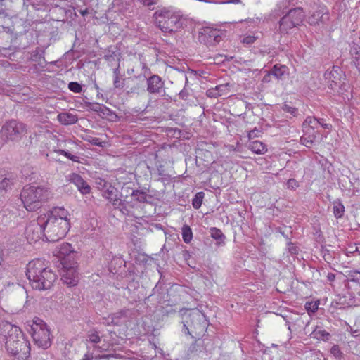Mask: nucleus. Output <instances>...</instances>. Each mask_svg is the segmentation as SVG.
<instances>
[{
    "instance_id": "1",
    "label": "nucleus",
    "mask_w": 360,
    "mask_h": 360,
    "mask_svg": "<svg viewBox=\"0 0 360 360\" xmlns=\"http://www.w3.org/2000/svg\"><path fill=\"white\" fill-rule=\"evenodd\" d=\"M0 335L3 337L5 348L10 355L18 360H25L29 357L30 343L19 327L6 321H1Z\"/></svg>"
},
{
    "instance_id": "2",
    "label": "nucleus",
    "mask_w": 360,
    "mask_h": 360,
    "mask_svg": "<svg viewBox=\"0 0 360 360\" xmlns=\"http://www.w3.org/2000/svg\"><path fill=\"white\" fill-rule=\"evenodd\" d=\"M45 226V238L49 242H56L65 236L70 227V214L63 207H54L51 211L42 214Z\"/></svg>"
},
{
    "instance_id": "3",
    "label": "nucleus",
    "mask_w": 360,
    "mask_h": 360,
    "mask_svg": "<svg viewBox=\"0 0 360 360\" xmlns=\"http://www.w3.org/2000/svg\"><path fill=\"white\" fill-rule=\"evenodd\" d=\"M26 276L32 288L39 290L50 289L56 279V275L46 268L41 259H35L27 264Z\"/></svg>"
},
{
    "instance_id": "4",
    "label": "nucleus",
    "mask_w": 360,
    "mask_h": 360,
    "mask_svg": "<svg viewBox=\"0 0 360 360\" xmlns=\"http://www.w3.org/2000/svg\"><path fill=\"white\" fill-rule=\"evenodd\" d=\"M50 196V191L45 187L26 185L20 193V199L25 208L34 212L41 207Z\"/></svg>"
},
{
    "instance_id": "5",
    "label": "nucleus",
    "mask_w": 360,
    "mask_h": 360,
    "mask_svg": "<svg viewBox=\"0 0 360 360\" xmlns=\"http://www.w3.org/2000/svg\"><path fill=\"white\" fill-rule=\"evenodd\" d=\"M155 24L164 32H174L182 25L183 15L180 11L173 8H163L153 15Z\"/></svg>"
},
{
    "instance_id": "6",
    "label": "nucleus",
    "mask_w": 360,
    "mask_h": 360,
    "mask_svg": "<svg viewBox=\"0 0 360 360\" xmlns=\"http://www.w3.org/2000/svg\"><path fill=\"white\" fill-rule=\"evenodd\" d=\"M26 134V125L16 120L6 121L0 129V138L5 142L19 141Z\"/></svg>"
},
{
    "instance_id": "7",
    "label": "nucleus",
    "mask_w": 360,
    "mask_h": 360,
    "mask_svg": "<svg viewBox=\"0 0 360 360\" xmlns=\"http://www.w3.org/2000/svg\"><path fill=\"white\" fill-rule=\"evenodd\" d=\"M188 319L184 322V332L189 334L193 338L195 335H200L207 326V321L204 314L198 310H193L188 314Z\"/></svg>"
},
{
    "instance_id": "8",
    "label": "nucleus",
    "mask_w": 360,
    "mask_h": 360,
    "mask_svg": "<svg viewBox=\"0 0 360 360\" xmlns=\"http://www.w3.org/2000/svg\"><path fill=\"white\" fill-rule=\"evenodd\" d=\"M304 18L301 8L290 10L280 20L279 30L282 33H288L290 30L300 25Z\"/></svg>"
},
{
    "instance_id": "9",
    "label": "nucleus",
    "mask_w": 360,
    "mask_h": 360,
    "mask_svg": "<svg viewBox=\"0 0 360 360\" xmlns=\"http://www.w3.org/2000/svg\"><path fill=\"white\" fill-rule=\"evenodd\" d=\"M41 221H44L42 214L38 217L36 221H31L26 227L25 235L30 243L37 242L42 237H45V226L44 224H41Z\"/></svg>"
},
{
    "instance_id": "10",
    "label": "nucleus",
    "mask_w": 360,
    "mask_h": 360,
    "mask_svg": "<svg viewBox=\"0 0 360 360\" xmlns=\"http://www.w3.org/2000/svg\"><path fill=\"white\" fill-rule=\"evenodd\" d=\"M32 338L34 343L44 349H47L51 345L50 332L45 323L41 325L36 323L32 327Z\"/></svg>"
},
{
    "instance_id": "11",
    "label": "nucleus",
    "mask_w": 360,
    "mask_h": 360,
    "mask_svg": "<svg viewBox=\"0 0 360 360\" xmlns=\"http://www.w3.org/2000/svg\"><path fill=\"white\" fill-rule=\"evenodd\" d=\"M324 78L327 81L328 87L332 90L341 89L345 83L342 81L343 77L342 71L338 66H333L330 70L324 73Z\"/></svg>"
},
{
    "instance_id": "12",
    "label": "nucleus",
    "mask_w": 360,
    "mask_h": 360,
    "mask_svg": "<svg viewBox=\"0 0 360 360\" xmlns=\"http://www.w3.org/2000/svg\"><path fill=\"white\" fill-rule=\"evenodd\" d=\"M63 269L61 272V279L65 283L69 285H77L79 277L77 271V266L75 262H68L66 260L63 264Z\"/></svg>"
},
{
    "instance_id": "13",
    "label": "nucleus",
    "mask_w": 360,
    "mask_h": 360,
    "mask_svg": "<svg viewBox=\"0 0 360 360\" xmlns=\"http://www.w3.org/2000/svg\"><path fill=\"white\" fill-rule=\"evenodd\" d=\"M86 340L90 343L96 344V345L94 348L98 349L100 352L108 351L112 345L111 342L104 338V335L101 336L95 329L90 330L88 332Z\"/></svg>"
},
{
    "instance_id": "14",
    "label": "nucleus",
    "mask_w": 360,
    "mask_h": 360,
    "mask_svg": "<svg viewBox=\"0 0 360 360\" xmlns=\"http://www.w3.org/2000/svg\"><path fill=\"white\" fill-rule=\"evenodd\" d=\"M147 91L151 94L164 96L165 94V87L161 77L157 75H153L148 78Z\"/></svg>"
},
{
    "instance_id": "15",
    "label": "nucleus",
    "mask_w": 360,
    "mask_h": 360,
    "mask_svg": "<svg viewBox=\"0 0 360 360\" xmlns=\"http://www.w3.org/2000/svg\"><path fill=\"white\" fill-rule=\"evenodd\" d=\"M221 39L219 31L210 28L204 30L198 37L199 41L207 46L216 45L221 41Z\"/></svg>"
},
{
    "instance_id": "16",
    "label": "nucleus",
    "mask_w": 360,
    "mask_h": 360,
    "mask_svg": "<svg viewBox=\"0 0 360 360\" xmlns=\"http://www.w3.org/2000/svg\"><path fill=\"white\" fill-rule=\"evenodd\" d=\"M132 312L130 309H124L111 314L105 319L108 324L119 326L129 321Z\"/></svg>"
},
{
    "instance_id": "17",
    "label": "nucleus",
    "mask_w": 360,
    "mask_h": 360,
    "mask_svg": "<svg viewBox=\"0 0 360 360\" xmlns=\"http://www.w3.org/2000/svg\"><path fill=\"white\" fill-rule=\"evenodd\" d=\"M143 89V84L138 77H131L124 79L123 90L127 94H139Z\"/></svg>"
},
{
    "instance_id": "18",
    "label": "nucleus",
    "mask_w": 360,
    "mask_h": 360,
    "mask_svg": "<svg viewBox=\"0 0 360 360\" xmlns=\"http://www.w3.org/2000/svg\"><path fill=\"white\" fill-rule=\"evenodd\" d=\"M57 253L58 254V257H60L63 261L62 264H63L65 260L68 262H75L73 249L71 245L69 243H66L60 245V248H58Z\"/></svg>"
},
{
    "instance_id": "19",
    "label": "nucleus",
    "mask_w": 360,
    "mask_h": 360,
    "mask_svg": "<svg viewBox=\"0 0 360 360\" xmlns=\"http://www.w3.org/2000/svg\"><path fill=\"white\" fill-rule=\"evenodd\" d=\"M103 195L108 200H109L114 207L121 205V200H122L121 198L122 195L120 194L118 190L116 188L112 186H109V187L107 188V189L104 191Z\"/></svg>"
},
{
    "instance_id": "20",
    "label": "nucleus",
    "mask_w": 360,
    "mask_h": 360,
    "mask_svg": "<svg viewBox=\"0 0 360 360\" xmlns=\"http://www.w3.org/2000/svg\"><path fill=\"white\" fill-rule=\"evenodd\" d=\"M229 87L230 84L229 83L217 85L214 88L209 89L206 94L210 98H218L222 96H226L230 92Z\"/></svg>"
},
{
    "instance_id": "21",
    "label": "nucleus",
    "mask_w": 360,
    "mask_h": 360,
    "mask_svg": "<svg viewBox=\"0 0 360 360\" xmlns=\"http://www.w3.org/2000/svg\"><path fill=\"white\" fill-rule=\"evenodd\" d=\"M70 181L77 187L82 194H87L90 193L91 187L80 175L75 173L72 174L70 176Z\"/></svg>"
},
{
    "instance_id": "22",
    "label": "nucleus",
    "mask_w": 360,
    "mask_h": 360,
    "mask_svg": "<svg viewBox=\"0 0 360 360\" xmlns=\"http://www.w3.org/2000/svg\"><path fill=\"white\" fill-rule=\"evenodd\" d=\"M303 135L300 138V143L307 148H311L316 143V135L319 131H312L310 128L303 129Z\"/></svg>"
},
{
    "instance_id": "23",
    "label": "nucleus",
    "mask_w": 360,
    "mask_h": 360,
    "mask_svg": "<svg viewBox=\"0 0 360 360\" xmlns=\"http://www.w3.org/2000/svg\"><path fill=\"white\" fill-rule=\"evenodd\" d=\"M57 119L58 122L63 125L73 124L78 120V117L76 114L68 112L59 113L57 116Z\"/></svg>"
},
{
    "instance_id": "24",
    "label": "nucleus",
    "mask_w": 360,
    "mask_h": 360,
    "mask_svg": "<svg viewBox=\"0 0 360 360\" xmlns=\"http://www.w3.org/2000/svg\"><path fill=\"white\" fill-rule=\"evenodd\" d=\"M248 147L250 150L256 154H264L267 150L265 144L259 141H250Z\"/></svg>"
},
{
    "instance_id": "25",
    "label": "nucleus",
    "mask_w": 360,
    "mask_h": 360,
    "mask_svg": "<svg viewBox=\"0 0 360 360\" xmlns=\"http://www.w3.org/2000/svg\"><path fill=\"white\" fill-rule=\"evenodd\" d=\"M327 19V13H326L324 16V14L321 11H316L309 18V22L310 25H316L319 24V21L323 22L325 20Z\"/></svg>"
},
{
    "instance_id": "26",
    "label": "nucleus",
    "mask_w": 360,
    "mask_h": 360,
    "mask_svg": "<svg viewBox=\"0 0 360 360\" xmlns=\"http://www.w3.org/2000/svg\"><path fill=\"white\" fill-rule=\"evenodd\" d=\"M319 127V121L318 119L315 117L309 116L307 117L303 124L302 127L303 129H306L307 128H310L311 131H315L314 130L316 129Z\"/></svg>"
},
{
    "instance_id": "27",
    "label": "nucleus",
    "mask_w": 360,
    "mask_h": 360,
    "mask_svg": "<svg viewBox=\"0 0 360 360\" xmlns=\"http://www.w3.org/2000/svg\"><path fill=\"white\" fill-rule=\"evenodd\" d=\"M15 183V179L0 175V189L6 190Z\"/></svg>"
},
{
    "instance_id": "28",
    "label": "nucleus",
    "mask_w": 360,
    "mask_h": 360,
    "mask_svg": "<svg viewBox=\"0 0 360 360\" xmlns=\"http://www.w3.org/2000/svg\"><path fill=\"white\" fill-rule=\"evenodd\" d=\"M333 209V214L336 218H340L343 216L345 207L340 202H334Z\"/></svg>"
},
{
    "instance_id": "29",
    "label": "nucleus",
    "mask_w": 360,
    "mask_h": 360,
    "mask_svg": "<svg viewBox=\"0 0 360 360\" xmlns=\"http://www.w3.org/2000/svg\"><path fill=\"white\" fill-rule=\"evenodd\" d=\"M182 237L186 243H189L193 238L191 229L188 225H184L182 227Z\"/></svg>"
},
{
    "instance_id": "30",
    "label": "nucleus",
    "mask_w": 360,
    "mask_h": 360,
    "mask_svg": "<svg viewBox=\"0 0 360 360\" xmlns=\"http://www.w3.org/2000/svg\"><path fill=\"white\" fill-rule=\"evenodd\" d=\"M286 70V67L285 65L278 66L277 65H274L272 70L271 75H273L277 79H281L284 75Z\"/></svg>"
},
{
    "instance_id": "31",
    "label": "nucleus",
    "mask_w": 360,
    "mask_h": 360,
    "mask_svg": "<svg viewBox=\"0 0 360 360\" xmlns=\"http://www.w3.org/2000/svg\"><path fill=\"white\" fill-rule=\"evenodd\" d=\"M134 199L140 202H144L146 201V193L144 191L139 190H133L131 194Z\"/></svg>"
},
{
    "instance_id": "32",
    "label": "nucleus",
    "mask_w": 360,
    "mask_h": 360,
    "mask_svg": "<svg viewBox=\"0 0 360 360\" xmlns=\"http://www.w3.org/2000/svg\"><path fill=\"white\" fill-rule=\"evenodd\" d=\"M121 205H119V206H115L114 207L116 208V209H118L120 210L122 214H126V215H129V207H133L131 205H129V202H127L126 200V198L124 199H122L121 200Z\"/></svg>"
},
{
    "instance_id": "33",
    "label": "nucleus",
    "mask_w": 360,
    "mask_h": 360,
    "mask_svg": "<svg viewBox=\"0 0 360 360\" xmlns=\"http://www.w3.org/2000/svg\"><path fill=\"white\" fill-rule=\"evenodd\" d=\"M203 198H204L203 192H198L195 194V195L192 201V205L195 209H199L201 207Z\"/></svg>"
},
{
    "instance_id": "34",
    "label": "nucleus",
    "mask_w": 360,
    "mask_h": 360,
    "mask_svg": "<svg viewBox=\"0 0 360 360\" xmlns=\"http://www.w3.org/2000/svg\"><path fill=\"white\" fill-rule=\"evenodd\" d=\"M210 234L214 239L219 240L220 242L223 241L224 239L225 238V236L222 233L221 231L215 227L210 229Z\"/></svg>"
},
{
    "instance_id": "35",
    "label": "nucleus",
    "mask_w": 360,
    "mask_h": 360,
    "mask_svg": "<svg viewBox=\"0 0 360 360\" xmlns=\"http://www.w3.org/2000/svg\"><path fill=\"white\" fill-rule=\"evenodd\" d=\"M55 153H58L60 155H63L64 156H65L67 158L70 159L72 162H79V158L77 155H72L68 151L58 149V150H56Z\"/></svg>"
},
{
    "instance_id": "36",
    "label": "nucleus",
    "mask_w": 360,
    "mask_h": 360,
    "mask_svg": "<svg viewBox=\"0 0 360 360\" xmlns=\"http://www.w3.org/2000/svg\"><path fill=\"white\" fill-rule=\"evenodd\" d=\"M69 89L75 93H80L82 90V86L78 82H71L68 84Z\"/></svg>"
},
{
    "instance_id": "37",
    "label": "nucleus",
    "mask_w": 360,
    "mask_h": 360,
    "mask_svg": "<svg viewBox=\"0 0 360 360\" xmlns=\"http://www.w3.org/2000/svg\"><path fill=\"white\" fill-rule=\"evenodd\" d=\"M34 360H53V356L47 352L39 353Z\"/></svg>"
},
{
    "instance_id": "38",
    "label": "nucleus",
    "mask_w": 360,
    "mask_h": 360,
    "mask_svg": "<svg viewBox=\"0 0 360 360\" xmlns=\"http://www.w3.org/2000/svg\"><path fill=\"white\" fill-rule=\"evenodd\" d=\"M84 139L86 141H89V143L94 146H101V142L100 141V139L98 138L86 136V137H84Z\"/></svg>"
},
{
    "instance_id": "39",
    "label": "nucleus",
    "mask_w": 360,
    "mask_h": 360,
    "mask_svg": "<svg viewBox=\"0 0 360 360\" xmlns=\"http://www.w3.org/2000/svg\"><path fill=\"white\" fill-rule=\"evenodd\" d=\"M330 353L337 359H340L342 352L338 345H333L330 349Z\"/></svg>"
},
{
    "instance_id": "40",
    "label": "nucleus",
    "mask_w": 360,
    "mask_h": 360,
    "mask_svg": "<svg viewBox=\"0 0 360 360\" xmlns=\"http://www.w3.org/2000/svg\"><path fill=\"white\" fill-rule=\"evenodd\" d=\"M257 38V37H255L254 35H247V36H245L241 39V41L243 44H252V43H254L255 41Z\"/></svg>"
},
{
    "instance_id": "41",
    "label": "nucleus",
    "mask_w": 360,
    "mask_h": 360,
    "mask_svg": "<svg viewBox=\"0 0 360 360\" xmlns=\"http://www.w3.org/2000/svg\"><path fill=\"white\" fill-rule=\"evenodd\" d=\"M113 85L116 89H123L124 80L121 82L120 76L113 77Z\"/></svg>"
},
{
    "instance_id": "42",
    "label": "nucleus",
    "mask_w": 360,
    "mask_h": 360,
    "mask_svg": "<svg viewBox=\"0 0 360 360\" xmlns=\"http://www.w3.org/2000/svg\"><path fill=\"white\" fill-rule=\"evenodd\" d=\"M89 108L95 111V112H101L103 111V109H107V108H105L104 105H101L99 103H91L90 105H89Z\"/></svg>"
},
{
    "instance_id": "43",
    "label": "nucleus",
    "mask_w": 360,
    "mask_h": 360,
    "mask_svg": "<svg viewBox=\"0 0 360 360\" xmlns=\"http://www.w3.org/2000/svg\"><path fill=\"white\" fill-rule=\"evenodd\" d=\"M283 109L285 112H289L294 116H295L297 112V109L296 108L290 106L286 104L284 105V106L283 107Z\"/></svg>"
},
{
    "instance_id": "44",
    "label": "nucleus",
    "mask_w": 360,
    "mask_h": 360,
    "mask_svg": "<svg viewBox=\"0 0 360 360\" xmlns=\"http://www.w3.org/2000/svg\"><path fill=\"white\" fill-rule=\"evenodd\" d=\"M319 303H307L306 304V309L308 311L315 312L318 309Z\"/></svg>"
},
{
    "instance_id": "45",
    "label": "nucleus",
    "mask_w": 360,
    "mask_h": 360,
    "mask_svg": "<svg viewBox=\"0 0 360 360\" xmlns=\"http://www.w3.org/2000/svg\"><path fill=\"white\" fill-rule=\"evenodd\" d=\"M319 126L322 127L324 129H330L332 128V125L330 124L326 123L323 119H318Z\"/></svg>"
},
{
    "instance_id": "46",
    "label": "nucleus",
    "mask_w": 360,
    "mask_h": 360,
    "mask_svg": "<svg viewBox=\"0 0 360 360\" xmlns=\"http://www.w3.org/2000/svg\"><path fill=\"white\" fill-rule=\"evenodd\" d=\"M360 47L356 45H354L350 49V53L352 56H356L359 54Z\"/></svg>"
},
{
    "instance_id": "47",
    "label": "nucleus",
    "mask_w": 360,
    "mask_h": 360,
    "mask_svg": "<svg viewBox=\"0 0 360 360\" xmlns=\"http://www.w3.org/2000/svg\"><path fill=\"white\" fill-rule=\"evenodd\" d=\"M143 5L150 6L157 4V0H139Z\"/></svg>"
},
{
    "instance_id": "48",
    "label": "nucleus",
    "mask_w": 360,
    "mask_h": 360,
    "mask_svg": "<svg viewBox=\"0 0 360 360\" xmlns=\"http://www.w3.org/2000/svg\"><path fill=\"white\" fill-rule=\"evenodd\" d=\"M259 133V131L257 129L252 130L248 134V137L250 139L257 137L258 136V134Z\"/></svg>"
},
{
    "instance_id": "49",
    "label": "nucleus",
    "mask_w": 360,
    "mask_h": 360,
    "mask_svg": "<svg viewBox=\"0 0 360 360\" xmlns=\"http://www.w3.org/2000/svg\"><path fill=\"white\" fill-rule=\"evenodd\" d=\"M4 248L2 243H0V265H1V262L4 259Z\"/></svg>"
},
{
    "instance_id": "50",
    "label": "nucleus",
    "mask_w": 360,
    "mask_h": 360,
    "mask_svg": "<svg viewBox=\"0 0 360 360\" xmlns=\"http://www.w3.org/2000/svg\"><path fill=\"white\" fill-rule=\"evenodd\" d=\"M120 64L117 63V66L113 69V77L120 76Z\"/></svg>"
},
{
    "instance_id": "51",
    "label": "nucleus",
    "mask_w": 360,
    "mask_h": 360,
    "mask_svg": "<svg viewBox=\"0 0 360 360\" xmlns=\"http://www.w3.org/2000/svg\"><path fill=\"white\" fill-rule=\"evenodd\" d=\"M354 56V64L356 65V67H358L360 64V54L359 55H356V56Z\"/></svg>"
},
{
    "instance_id": "52",
    "label": "nucleus",
    "mask_w": 360,
    "mask_h": 360,
    "mask_svg": "<svg viewBox=\"0 0 360 360\" xmlns=\"http://www.w3.org/2000/svg\"><path fill=\"white\" fill-rule=\"evenodd\" d=\"M327 278L329 281H333L335 278V275L333 273H328L327 275Z\"/></svg>"
},
{
    "instance_id": "53",
    "label": "nucleus",
    "mask_w": 360,
    "mask_h": 360,
    "mask_svg": "<svg viewBox=\"0 0 360 360\" xmlns=\"http://www.w3.org/2000/svg\"><path fill=\"white\" fill-rule=\"evenodd\" d=\"M179 96L183 98V99H185L187 96V93L186 92V91L184 89L182 90L180 93H179Z\"/></svg>"
},
{
    "instance_id": "54",
    "label": "nucleus",
    "mask_w": 360,
    "mask_h": 360,
    "mask_svg": "<svg viewBox=\"0 0 360 360\" xmlns=\"http://www.w3.org/2000/svg\"><path fill=\"white\" fill-rule=\"evenodd\" d=\"M354 274H360V271H350L349 273H348V276L349 277H352L354 276Z\"/></svg>"
},
{
    "instance_id": "55",
    "label": "nucleus",
    "mask_w": 360,
    "mask_h": 360,
    "mask_svg": "<svg viewBox=\"0 0 360 360\" xmlns=\"http://www.w3.org/2000/svg\"><path fill=\"white\" fill-rule=\"evenodd\" d=\"M79 12L80 13V14L83 16H84L86 14L88 13V11L87 9H85V10H79Z\"/></svg>"
},
{
    "instance_id": "56",
    "label": "nucleus",
    "mask_w": 360,
    "mask_h": 360,
    "mask_svg": "<svg viewBox=\"0 0 360 360\" xmlns=\"http://www.w3.org/2000/svg\"><path fill=\"white\" fill-rule=\"evenodd\" d=\"M240 0H229L226 1V3L229 4H238L239 3Z\"/></svg>"
},
{
    "instance_id": "57",
    "label": "nucleus",
    "mask_w": 360,
    "mask_h": 360,
    "mask_svg": "<svg viewBox=\"0 0 360 360\" xmlns=\"http://www.w3.org/2000/svg\"><path fill=\"white\" fill-rule=\"evenodd\" d=\"M356 274H354L353 276L349 277L351 281H358V278H356Z\"/></svg>"
},
{
    "instance_id": "58",
    "label": "nucleus",
    "mask_w": 360,
    "mask_h": 360,
    "mask_svg": "<svg viewBox=\"0 0 360 360\" xmlns=\"http://www.w3.org/2000/svg\"><path fill=\"white\" fill-rule=\"evenodd\" d=\"M354 252H358L360 255V245L359 246H355L354 247Z\"/></svg>"
},
{
    "instance_id": "59",
    "label": "nucleus",
    "mask_w": 360,
    "mask_h": 360,
    "mask_svg": "<svg viewBox=\"0 0 360 360\" xmlns=\"http://www.w3.org/2000/svg\"><path fill=\"white\" fill-rule=\"evenodd\" d=\"M329 335V334L328 333H326V331H323L322 332V336L323 337H328Z\"/></svg>"
},
{
    "instance_id": "60",
    "label": "nucleus",
    "mask_w": 360,
    "mask_h": 360,
    "mask_svg": "<svg viewBox=\"0 0 360 360\" xmlns=\"http://www.w3.org/2000/svg\"><path fill=\"white\" fill-rule=\"evenodd\" d=\"M350 249H351V250H349L348 252H350V253H352V252H354V247L351 246V247H350Z\"/></svg>"
},
{
    "instance_id": "61",
    "label": "nucleus",
    "mask_w": 360,
    "mask_h": 360,
    "mask_svg": "<svg viewBox=\"0 0 360 360\" xmlns=\"http://www.w3.org/2000/svg\"><path fill=\"white\" fill-rule=\"evenodd\" d=\"M357 332H358L357 330H354V331H353V332H352V335H353V336H354V337L358 336Z\"/></svg>"
},
{
    "instance_id": "62",
    "label": "nucleus",
    "mask_w": 360,
    "mask_h": 360,
    "mask_svg": "<svg viewBox=\"0 0 360 360\" xmlns=\"http://www.w3.org/2000/svg\"><path fill=\"white\" fill-rule=\"evenodd\" d=\"M110 356H111V355H103L101 356V358L108 359Z\"/></svg>"
},
{
    "instance_id": "63",
    "label": "nucleus",
    "mask_w": 360,
    "mask_h": 360,
    "mask_svg": "<svg viewBox=\"0 0 360 360\" xmlns=\"http://www.w3.org/2000/svg\"><path fill=\"white\" fill-rule=\"evenodd\" d=\"M291 181H294V180L290 179L289 180L288 183L290 184Z\"/></svg>"
},
{
    "instance_id": "64",
    "label": "nucleus",
    "mask_w": 360,
    "mask_h": 360,
    "mask_svg": "<svg viewBox=\"0 0 360 360\" xmlns=\"http://www.w3.org/2000/svg\"><path fill=\"white\" fill-rule=\"evenodd\" d=\"M1 271H2L0 269V274L1 273Z\"/></svg>"
}]
</instances>
